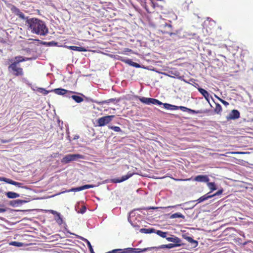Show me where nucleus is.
I'll use <instances>...</instances> for the list:
<instances>
[{
    "instance_id": "f257e3e1",
    "label": "nucleus",
    "mask_w": 253,
    "mask_h": 253,
    "mask_svg": "<svg viewBox=\"0 0 253 253\" xmlns=\"http://www.w3.org/2000/svg\"><path fill=\"white\" fill-rule=\"evenodd\" d=\"M26 24L33 34L44 36L48 33V29L44 22L36 18H32L26 20Z\"/></svg>"
},
{
    "instance_id": "f03ea898",
    "label": "nucleus",
    "mask_w": 253,
    "mask_h": 253,
    "mask_svg": "<svg viewBox=\"0 0 253 253\" xmlns=\"http://www.w3.org/2000/svg\"><path fill=\"white\" fill-rule=\"evenodd\" d=\"M8 70L13 75L15 76H21L23 75V69L18 66V65L12 63L8 66Z\"/></svg>"
},
{
    "instance_id": "7ed1b4c3",
    "label": "nucleus",
    "mask_w": 253,
    "mask_h": 253,
    "mask_svg": "<svg viewBox=\"0 0 253 253\" xmlns=\"http://www.w3.org/2000/svg\"><path fill=\"white\" fill-rule=\"evenodd\" d=\"M83 156L78 154H68L66 155L62 160L61 162L67 164L71 161H76L79 159H83Z\"/></svg>"
},
{
    "instance_id": "20e7f679",
    "label": "nucleus",
    "mask_w": 253,
    "mask_h": 253,
    "mask_svg": "<svg viewBox=\"0 0 253 253\" xmlns=\"http://www.w3.org/2000/svg\"><path fill=\"white\" fill-rule=\"evenodd\" d=\"M160 30L164 34H168L170 36L176 35L174 33L172 32V26L170 24H168L167 23L162 24L160 26Z\"/></svg>"
},
{
    "instance_id": "39448f33",
    "label": "nucleus",
    "mask_w": 253,
    "mask_h": 253,
    "mask_svg": "<svg viewBox=\"0 0 253 253\" xmlns=\"http://www.w3.org/2000/svg\"><path fill=\"white\" fill-rule=\"evenodd\" d=\"M114 117L115 116L114 115H110L99 118L97 120L98 126H102L107 125L112 120Z\"/></svg>"
},
{
    "instance_id": "423d86ee",
    "label": "nucleus",
    "mask_w": 253,
    "mask_h": 253,
    "mask_svg": "<svg viewBox=\"0 0 253 253\" xmlns=\"http://www.w3.org/2000/svg\"><path fill=\"white\" fill-rule=\"evenodd\" d=\"M139 100L141 102L148 105L150 104H153L160 105L163 104V103L160 101L159 100L152 98H146L142 97L140 98Z\"/></svg>"
},
{
    "instance_id": "0eeeda50",
    "label": "nucleus",
    "mask_w": 253,
    "mask_h": 253,
    "mask_svg": "<svg viewBox=\"0 0 253 253\" xmlns=\"http://www.w3.org/2000/svg\"><path fill=\"white\" fill-rule=\"evenodd\" d=\"M10 10L12 13L18 16L20 19L23 20L26 19V20L29 19L28 17H26L25 15L14 5H12L11 7L10 8Z\"/></svg>"
},
{
    "instance_id": "6e6552de",
    "label": "nucleus",
    "mask_w": 253,
    "mask_h": 253,
    "mask_svg": "<svg viewBox=\"0 0 253 253\" xmlns=\"http://www.w3.org/2000/svg\"><path fill=\"white\" fill-rule=\"evenodd\" d=\"M133 175L132 173L128 172L126 175L123 176L121 178H115L111 179V181L113 183H120L122 182L129 178L131 177Z\"/></svg>"
},
{
    "instance_id": "1a4fd4ad",
    "label": "nucleus",
    "mask_w": 253,
    "mask_h": 253,
    "mask_svg": "<svg viewBox=\"0 0 253 253\" xmlns=\"http://www.w3.org/2000/svg\"><path fill=\"white\" fill-rule=\"evenodd\" d=\"M194 180L201 182H208L210 179L207 175H199L195 177Z\"/></svg>"
},
{
    "instance_id": "9d476101",
    "label": "nucleus",
    "mask_w": 253,
    "mask_h": 253,
    "mask_svg": "<svg viewBox=\"0 0 253 253\" xmlns=\"http://www.w3.org/2000/svg\"><path fill=\"white\" fill-rule=\"evenodd\" d=\"M163 74L165 76H167L171 78L176 77L177 78L178 77H179V75H180V73L175 69L169 71L167 73H164Z\"/></svg>"
},
{
    "instance_id": "9b49d317",
    "label": "nucleus",
    "mask_w": 253,
    "mask_h": 253,
    "mask_svg": "<svg viewBox=\"0 0 253 253\" xmlns=\"http://www.w3.org/2000/svg\"><path fill=\"white\" fill-rule=\"evenodd\" d=\"M198 90L203 95V96L205 97L206 100L209 103L211 106H212L210 103V97H211L212 98V97L210 96L209 92L205 89L199 87H198Z\"/></svg>"
},
{
    "instance_id": "f8f14e48",
    "label": "nucleus",
    "mask_w": 253,
    "mask_h": 253,
    "mask_svg": "<svg viewBox=\"0 0 253 253\" xmlns=\"http://www.w3.org/2000/svg\"><path fill=\"white\" fill-rule=\"evenodd\" d=\"M240 117V112L237 110H233L227 117L228 119L235 120Z\"/></svg>"
},
{
    "instance_id": "ddd939ff",
    "label": "nucleus",
    "mask_w": 253,
    "mask_h": 253,
    "mask_svg": "<svg viewBox=\"0 0 253 253\" xmlns=\"http://www.w3.org/2000/svg\"><path fill=\"white\" fill-rule=\"evenodd\" d=\"M182 236L184 239L193 245V247L195 248L198 246V242L193 239L191 237H189L187 234H183Z\"/></svg>"
},
{
    "instance_id": "4468645a",
    "label": "nucleus",
    "mask_w": 253,
    "mask_h": 253,
    "mask_svg": "<svg viewBox=\"0 0 253 253\" xmlns=\"http://www.w3.org/2000/svg\"><path fill=\"white\" fill-rule=\"evenodd\" d=\"M51 91H53L56 94H57L58 95H65L67 93H72L73 92L72 91H69L66 89H65L63 88H56V89H53Z\"/></svg>"
},
{
    "instance_id": "2eb2a0df",
    "label": "nucleus",
    "mask_w": 253,
    "mask_h": 253,
    "mask_svg": "<svg viewBox=\"0 0 253 253\" xmlns=\"http://www.w3.org/2000/svg\"><path fill=\"white\" fill-rule=\"evenodd\" d=\"M27 202L25 200H13L11 201L10 202L9 205L11 206L12 207H17L20 205H22L23 204L26 203Z\"/></svg>"
},
{
    "instance_id": "dca6fc26",
    "label": "nucleus",
    "mask_w": 253,
    "mask_h": 253,
    "mask_svg": "<svg viewBox=\"0 0 253 253\" xmlns=\"http://www.w3.org/2000/svg\"><path fill=\"white\" fill-rule=\"evenodd\" d=\"M30 58H26L21 56H16L14 58V61L12 63L18 65L19 63L27 61Z\"/></svg>"
},
{
    "instance_id": "f3484780",
    "label": "nucleus",
    "mask_w": 253,
    "mask_h": 253,
    "mask_svg": "<svg viewBox=\"0 0 253 253\" xmlns=\"http://www.w3.org/2000/svg\"><path fill=\"white\" fill-rule=\"evenodd\" d=\"M81 95L82 96H83L84 98H85V99L87 101H91L92 102H94V103H96L97 104H99V105H102V104H104L109 103L110 102V101H109V99L107 100H104V101H96V100H94L92 99H91V98H87L86 96H85L83 94H81Z\"/></svg>"
},
{
    "instance_id": "a211bd4d",
    "label": "nucleus",
    "mask_w": 253,
    "mask_h": 253,
    "mask_svg": "<svg viewBox=\"0 0 253 253\" xmlns=\"http://www.w3.org/2000/svg\"><path fill=\"white\" fill-rule=\"evenodd\" d=\"M162 105H163L164 108L168 110H175L178 109V106L171 105L168 103H163Z\"/></svg>"
},
{
    "instance_id": "6ab92c4d",
    "label": "nucleus",
    "mask_w": 253,
    "mask_h": 253,
    "mask_svg": "<svg viewBox=\"0 0 253 253\" xmlns=\"http://www.w3.org/2000/svg\"><path fill=\"white\" fill-rule=\"evenodd\" d=\"M152 3L154 7H160L162 8L165 2L163 0H157L156 1L153 2Z\"/></svg>"
},
{
    "instance_id": "aec40b11",
    "label": "nucleus",
    "mask_w": 253,
    "mask_h": 253,
    "mask_svg": "<svg viewBox=\"0 0 253 253\" xmlns=\"http://www.w3.org/2000/svg\"><path fill=\"white\" fill-rule=\"evenodd\" d=\"M79 238L86 243L91 253H95L90 243L86 239L81 236H79Z\"/></svg>"
},
{
    "instance_id": "412c9836",
    "label": "nucleus",
    "mask_w": 253,
    "mask_h": 253,
    "mask_svg": "<svg viewBox=\"0 0 253 253\" xmlns=\"http://www.w3.org/2000/svg\"><path fill=\"white\" fill-rule=\"evenodd\" d=\"M210 192L207 193V194L204 195L203 196H202L200 198H199L197 201L198 202V203L202 202L205 200H207L210 198H212V196H211L210 195Z\"/></svg>"
},
{
    "instance_id": "4be33fe9",
    "label": "nucleus",
    "mask_w": 253,
    "mask_h": 253,
    "mask_svg": "<svg viewBox=\"0 0 253 253\" xmlns=\"http://www.w3.org/2000/svg\"><path fill=\"white\" fill-rule=\"evenodd\" d=\"M166 239L169 242L175 243L176 244H179L181 241L180 239L176 237H167Z\"/></svg>"
},
{
    "instance_id": "5701e85b",
    "label": "nucleus",
    "mask_w": 253,
    "mask_h": 253,
    "mask_svg": "<svg viewBox=\"0 0 253 253\" xmlns=\"http://www.w3.org/2000/svg\"><path fill=\"white\" fill-rule=\"evenodd\" d=\"M5 195L6 196L10 199L16 198L19 197V194L13 192H6Z\"/></svg>"
},
{
    "instance_id": "b1692460",
    "label": "nucleus",
    "mask_w": 253,
    "mask_h": 253,
    "mask_svg": "<svg viewBox=\"0 0 253 253\" xmlns=\"http://www.w3.org/2000/svg\"><path fill=\"white\" fill-rule=\"evenodd\" d=\"M140 232L142 233L150 234L155 232V229L153 228H141Z\"/></svg>"
},
{
    "instance_id": "393cba45",
    "label": "nucleus",
    "mask_w": 253,
    "mask_h": 253,
    "mask_svg": "<svg viewBox=\"0 0 253 253\" xmlns=\"http://www.w3.org/2000/svg\"><path fill=\"white\" fill-rule=\"evenodd\" d=\"M180 244H169L168 245H163L160 246V248L164 249V248H168L171 249L175 247L180 246Z\"/></svg>"
},
{
    "instance_id": "a878e982",
    "label": "nucleus",
    "mask_w": 253,
    "mask_h": 253,
    "mask_svg": "<svg viewBox=\"0 0 253 253\" xmlns=\"http://www.w3.org/2000/svg\"><path fill=\"white\" fill-rule=\"evenodd\" d=\"M68 48L73 50L78 51H85L86 49L83 47L81 46H68Z\"/></svg>"
},
{
    "instance_id": "bb28decb",
    "label": "nucleus",
    "mask_w": 253,
    "mask_h": 253,
    "mask_svg": "<svg viewBox=\"0 0 253 253\" xmlns=\"http://www.w3.org/2000/svg\"><path fill=\"white\" fill-rule=\"evenodd\" d=\"M170 218L171 219L175 218H182L183 219H184L185 216L183 214H182L181 213H180L179 212H176V213H173L172 215H171V216H170Z\"/></svg>"
},
{
    "instance_id": "cd10ccee",
    "label": "nucleus",
    "mask_w": 253,
    "mask_h": 253,
    "mask_svg": "<svg viewBox=\"0 0 253 253\" xmlns=\"http://www.w3.org/2000/svg\"><path fill=\"white\" fill-rule=\"evenodd\" d=\"M71 98L74 100H75L77 103H81L84 100L83 98L82 97L78 95H72L71 96Z\"/></svg>"
},
{
    "instance_id": "c85d7f7f",
    "label": "nucleus",
    "mask_w": 253,
    "mask_h": 253,
    "mask_svg": "<svg viewBox=\"0 0 253 253\" xmlns=\"http://www.w3.org/2000/svg\"><path fill=\"white\" fill-rule=\"evenodd\" d=\"M207 186L211 189V193L212 191L216 190V187L214 182H207Z\"/></svg>"
},
{
    "instance_id": "c756f323",
    "label": "nucleus",
    "mask_w": 253,
    "mask_h": 253,
    "mask_svg": "<svg viewBox=\"0 0 253 253\" xmlns=\"http://www.w3.org/2000/svg\"><path fill=\"white\" fill-rule=\"evenodd\" d=\"M136 249L132 248H127L123 250L121 253H132L134 252Z\"/></svg>"
},
{
    "instance_id": "7c9ffc66",
    "label": "nucleus",
    "mask_w": 253,
    "mask_h": 253,
    "mask_svg": "<svg viewBox=\"0 0 253 253\" xmlns=\"http://www.w3.org/2000/svg\"><path fill=\"white\" fill-rule=\"evenodd\" d=\"M126 62L127 63V64H128L129 65L132 66H133V67H136V68L140 67L139 64H138L137 63H135V62H134L132 61L130 59L126 60Z\"/></svg>"
},
{
    "instance_id": "2f4dec72",
    "label": "nucleus",
    "mask_w": 253,
    "mask_h": 253,
    "mask_svg": "<svg viewBox=\"0 0 253 253\" xmlns=\"http://www.w3.org/2000/svg\"><path fill=\"white\" fill-rule=\"evenodd\" d=\"M9 184L18 186V187L26 188V187L22 186V184L21 183L14 181L11 179L10 181Z\"/></svg>"
},
{
    "instance_id": "473e14b6",
    "label": "nucleus",
    "mask_w": 253,
    "mask_h": 253,
    "mask_svg": "<svg viewBox=\"0 0 253 253\" xmlns=\"http://www.w3.org/2000/svg\"><path fill=\"white\" fill-rule=\"evenodd\" d=\"M156 233H157V235H158L159 236H160L163 238H167V235L168 234L167 232H163L161 230H157Z\"/></svg>"
},
{
    "instance_id": "72a5a7b5",
    "label": "nucleus",
    "mask_w": 253,
    "mask_h": 253,
    "mask_svg": "<svg viewBox=\"0 0 253 253\" xmlns=\"http://www.w3.org/2000/svg\"><path fill=\"white\" fill-rule=\"evenodd\" d=\"M152 248H144L143 249H136V250L135 251H134V253H141L146 252L147 251H149Z\"/></svg>"
},
{
    "instance_id": "f704fd0d",
    "label": "nucleus",
    "mask_w": 253,
    "mask_h": 253,
    "mask_svg": "<svg viewBox=\"0 0 253 253\" xmlns=\"http://www.w3.org/2000/svg\"><path fill=\"white\" fill-rule=\"evenodd\" d=\"M222 111V107L219 104L215 103V108L214 109V111L219 114Z\"/></svg>"
},
{
    "instance_id": "c9c22d12",
    "label": "nucleus",
    "mask_w": 253,
    "mask_h": 253,
    "mask_svg": "<svg viewBox=\"0 0 253 253\" xmlns=\"http://www.w3.org/2000/svg\"><path fill=\"white\" fill-rule=\"evenodd\" d=\"M82 190H83L82 187L80 186V187H78L73 188L68 190V192H71V191L78 192V191H80Z\"/></svg>"
},
{
    "instance_id": "e433bc0d",
    "label": "nucleus",
    "mask_w": 253,
    "mask_h": 253,
    "mask_svg": "<svg viewBox=\"0 0 253 253\" xmlns=\"http://www.w3.org/2000/svg\"><path fill=\"white\" fill-rule=\"evenodd\" d=\"M82 187L83 190H85L86 189L93 188L95 187V186L94 185L86 184V185H83Z\"/></svg>"
},
{
    "instance_id": "4c0bfd02",
    "label": "nucleus",
    "mask_w": 253,
    "mask_h": 253,
    "mask_svg": "<svg viewBox=\"0 0 253 253\" xmlns=\"http://www.w3.org/2000/svg\"><path fill=\"white\" fill-rule=\"evenodd\" d=\"M10 245L16 247H21L22 245V243L18 242H12L10 243Z\"/></svg>"
},
{
    "instance_id": "58836bf2",
    "label": "nucleus",
    "mask_w": 253,
    "mask_h": 253,
    "mask_svg": "<svg viewBox=\"0 0 253 253\" xmlns=\"http://www.w3.org/2000/svg\"><path fill=\"white\" fill-rule=\"evenodd\" d=\"M110 128L114 130L115 131H116V132L121 131V129L120 127L119 126H111Z\"/></svg>"
},
{
    "instance_id": "ea45409f",
    "label": "nucleus",
    "mask_w": 253,
    "mask_h": 253,
    "mask_svg": "<svg viewBox=\"0 0 253 253\" xmlns=\"http://www.w3.org/2000/svg\"><path fill=\"white\" fill-rule=\"evenodd\" d=\"M10 179L6 178L3 177H0V181H3L9 184L10 183Z\"/></svg>"
},
{
    "instance_id": "a19ab883",
    "label": "nucleus",
    "mask_w": 253,
    "mask_h": 253,
    "mask_svg": "<svg viewBox=\"0 0 253 253\" xmlns=\"http://www.w3.org/2000/svg\"><path fill=\"white\" fill-rule=\"evenodd\" d=\"M222 192H223V190L222 189H220V190H219L217 192H216L214 194L211 195V196H212V197H214L215 196L220 195V194H221L222 193Z\"/></svg>"
},
{
    "instance_id": "79ce46f5",
    "label": "nucleus",
    "mask_w": 253,
    "mask_h": 253,
    "mask_svg": "<svg viewBox=\"0 0 253 253\" xmlns=\"http://www.w3.org/2000/svg\"><path fill=\"white\" fill-rule=\"evenodd\" d=\"M188 112L189 113H202V111H195V110H192L191 109H189L188 108Z\"/></svg>"
},
{
    "instance_id": "37998d69",
    "label": "nucleus",
    "mask_w": 253,
    "mask_h": 253,
    "mask_svg": "<svg viewBox=\"0 0 253 253\" xmlns=\"http://www.w3.org/2000/svg\"><path fill=\"white\" fill-rule=\"evenodd\" d=\"M218 99L221 101V102L225 106H227L228 105H229V103L227 102V101L223 100V99H221L220 98H219V97H218Z\"/></svg>"
},
{
    "instance_id": "c03bdc74",
    "label": "nucleus",
    "mask_w": 253,
    "mask_h": 253,
    "mask_svg": "<svg viewBox=\"0 0 253 253\" xmlns=\"http://www.w3.org/2000/svg\"><path fill=\"white\" fill-rule=\"evenodd\" d=\"M57 216L58 219H56V221L59 224H61L62 223V219L60 215Z\"/></svg>"
},
{
    "instance_id": "a18cd8bd",
    "label": "nucleus",
    "mask_w": 253,
    "mask_h": 253,
    "mask_svg": "<svg viewBox=\"0 0 253 253\" xmlns=\"http://www.w3.org/2000/svg\"><path fill=\"white\" fill-rule=\"evenodd\" d=\"M180 109L181 110H182V111H184V112H188V108L185 107H184V106H179L178 107V109Z\"/></svg>"
},
{
    "instance_id": "49530a36",
    "label": "nucleus",
    "mask_w": 253,
    "mask_h": 253,
    "mask_svg": "<svg viewBox=\"0 0 253 253\" xmlns=\"http://www.w3.org/2000/svg\"><path fill=\"white\" fill-rule=\"evenodd\" d=\"M49 212L50 213H51L52 214H56L57 215V216H59L60 215V213H58V212H57L56 211H53V210H50L49 211Z\"/></svg>"
},
{
    "instance_id": "de8ad7c7",
    "label": "nucleus",
    "mask_w": 253,
    "mask_h": 253,
    "mask_svg": "<svg viewBox=\"0 0 253 253\" xmlns=\"http://www.w3.org/2000/svg\"><path fill=\"white\" fill-rule=\"evenodd\" d=\"M85 211H86V207L84 206H83L81 211H79V212H80L81 213H84L85 212Z\"/></svg>"
},
{
    "instance_id": "09e8293b",
    "label": "nucleus",
    "mask_w": 253,
    "mask_h": 253,
    "mask_svg": "<svg viewBox=\"0 0 253 253\" xmlns=\"http://www.w3.org/2000/svg\"><path fill=\"white\" fill-rule=\"evenodd\" d=\"M39 90H43V94L44 95H46L49 92V91L46 90L45 89H43L42 88H39Z\"/></svg>"
},
{
    "instance_id": "8fccbe9b",
    "label": "nucleus",
    "mask_w": 253,
    "mask_h": 253,
    "mask_svg": "<svg viewBox=\"0 0 253 253\" xmlns=\"http://www.w3.org/2000/svg\"><path fill=\"white\" fill-rule=\"evenodd\" d=\"M178 79L182 81H184V82L186 83H189L187 81H186L185 80H184L183 79V76H180V75H179V77H178L177 78Z\"/></svg>"
},
{
    "instance_id": "3c124183",
    "label": "nucleus",
    "mask_w": 253,
    "mask_h": 253,
    "mask_svg": "<svg viewBox=\"0 0 253 253\" xmlns=\"http://www.w3.org/2000/svg\"><path fill=\"white\" fill-rule=\"evenodd\" d=\"M122 250H123L122 249H115L111 251H112V253H117L119 252H120V251L122 252Z\"/></svg>"
},
{
    "instance_id": "603ef678",
    "label": "nucleus",
    "mask_w": 253,
    "mask_h": 253,
    "mask_svg": "<svg viewBox=\"0 0 253 253\" xmlns=\"http://www.w3.org/2000/svg\"><path fill=\"white\" fill-rule=\"evenodd\" d=\"M181 205H175V206H168L167 207H165L164 208H170V209H172V208H175L177 206H181Z\"/></svg>"
},
{
    "instance_id": "864d4df0",
    "label": "nucleus",
    "mask_w": 253,
    "mask_h": 253,
    "mask_svg": "<svg viewBox=\"0 0 253 253\" xmlns=\"http://www.w3.org/2000/svg\"><path fill=\"white\" fill-rule=\"evenodd\" d=\"M6 211V209L0 208V213L4 212Z\"/></svg>"
},
{
    "instance_id": "5fc2aeb1",
    "label": "nucleus",
    "mask_w": 253,
    "mask_h": 253,
    "mask_svg": "<svg viewBox=\"0 0 253 253\" xmlns=\"http://www.w3.org/2000/svg\"><path fill=\"white\" fill-rule=\"evenodd\" d=\"M79 138V136L78 135H75L74 139H78Z\"/></svg>"
},
{
    "instance_id": "6e6d98bb",
    "label": "nucleus",
    "mask_w": 253,
    "mask_h": 253,
    "mask_svg": "<svg viewBox=\"0 0 253 253\" xmlns=\"http://www.w3.org/2000/svg\"><path fill=\"white\" fill-rule=\"evenodd\" d=\"M115 100V99L111 98V99H109V101H110L111 102L114 101Z\"/></svg>"
},
{
    "instance_id": "4d7b16f0",
    "label": "nucleus",
    "mask_w": 253,
    "mask_h": 253,
    "mask_svg": "<svg viewBox=\"0 0 253 253\" xmlns=\"http://www.w3.org/2000/svg\"><path fill=\"white\" fill-rule=\"evenodd\" d=\"M158 208H154V207H152V208H149V209H157Z\"/></svg>"
},
{
    "instance_id": "13d9d810",
    "label": "nucleus",
    "mask_w": 253,
    "mask_h": 253,
    "mask_svg": "<svg viewBox=\"0 0 253 253\" xmlns=\"http://www.w3.org/2000/svg\"><path fill=\"white\" fill-rule=\"evenodd\" d=\"M38 90H39V92H41V93H43V90H39V88L38 89Z\"/></svg>"
},
{
    "instance_id": "bf43d9fd",
    "label": "nucleus",
    "mask_w": 253,
    "mask_h": 253,
    "mask_svg": "<svg viewBox=\"0 0 253 253\" xmlns=\"http://www.w3.org/2000/svg\"><path fill=\"white\" fill-rule=\"evenodd\" d=\"M195 81V80H194V79H191V80H190V81H191V82H193V81Z\"/></svg>"
},
{
    "instance_id": "052dcab7",
    "label": "nucleus",
    "mask_w": 253,
    "mask_h": 253,
    "mask_svg": "<svg viewBox=\"0 0 253 253\" xmlns=\"http://www.w3.org/2000/svg\"><path fill=\"white\" fill-rule=\"evenodd\" d=\"M191 179V178H188V179H185L184 180H190Z\"/></svg>"
},
{
    "instance_id": "680f3d73",
    "label": "nucleus",
    "mask_w": 253,
    "mask_h": 253,
    "mask_svg": "<svg viewBox=\"0 0 253 253\" xmlns=\"http://www.w3.org/2000/svg\"><path fill=\"white\" fill-rule=\"evenodd\" d=\"M112 253V251H109V252H108L107 253Z\"/></svg>"
}]
</instances>
